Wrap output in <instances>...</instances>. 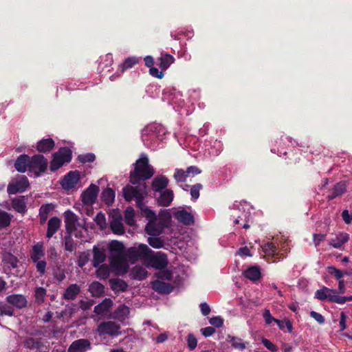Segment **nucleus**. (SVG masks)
Returning <instances> with one entry per match:
<instances>
[{
    "label": "nucleus",
    "mask_w": 352,
    "mask_h": 352,
    "mask_svg": "<svg viewBox=\"0 0 352 352\" xmlns=\"http://www.w3.org/2000/svg\"><path fill=\"white\" fill-rule=\"evenodd\" d=\"M125 199L128 201L135 200L137 206L140 209L148 223L145 227V232L148 235L160 236L164 230L170 225V217H157L155 212L149 209L143 202L147 196V186L145 183L140 184L136 186H127L123 188Z\"/></svg>",
    "instance_id": "obj_1"
},
{
    "label": "nucleus",
    "mask_w": 352,
    "mask_h": 352,
    "mask_svg": "<svg viewBox=\"0 0 352 352\" xmlns=\"http://www.w3.org/2000/svg\"><path fill=\"white\" fill-rule=\"evenodd\" d=\"M110 266L116 274H125L129 265L127 261V250L122 242L111 241L108 245Z\"/></svg>",
    "instance_id": "obj_2"
},
{
    "label": "nucleus",
    "mask_w": 352,
    "mask_h": 352,
    "mask_svg": "<svg viewBox=\"0 0 352 352\" xmlns=\"http://www.w3.org/2000/svg\"><path fill=\"white\" fill-rule=\"evenodd\" d=\"M166 134L165 129L160 124H152L146 127L142 135L144 144L150 148L155 150L160 147V143Z\"/></svg>",
    "instance_id": "obj_3"
},
{
    "label": "nucleus",
    "mask_w": 352,
    "mask_h": 352,
    "mask_svg": "<svg viewBox=\"0 0 352 352\" xmlns=\"http://www.w3.org/2000/svg\"><path fill=\"white\" fill-rule=\"evenodd\" d=\"M134 166V170L130 175L131 182L133 184H138L141 179H148L154 174V169L148 164V157L144 154L140 155Z\"/></svg>",
    "instance_id": "obj_4"
},
{
    "label": "nucleus",
    "mask_w": 352,
    "mask_h": 352,
    "mask_svg": "<svg viewBox=\"0 0 352 352\" xmlns=\"http://www.w3.org/2000/svg\"><path fill=\"white\" fill-rule=\"evenodd\" d=\"M150 253H153V250L146 244L140 243L135 245L127 249V261L129 260L131 263H134L137 261L140 260L145 264Z\"/></svg>",
    "instance_id": "obj_5"
},
{
    "label": "nucleus",
    "mask_w": 352,
    "mask_h": 352,
    "mask_svg": "<svg viewBox=\"0 0 352 352\" xmlns=\"http://www.w3.org/2000/svg\"><path fill=\"white\" fill-rule=\"evenodd\" d=\"M72 158V151L68 148H60L53 155L50 169L55 171L60 168L65 162H69Z\"/></svg>",
    "instance_id": "obj_6"
},
{
    "label": "nucleus",
    "mask_w": 352,
    "mask_h": 352,
    "mask_svg": "<svg viewBox=\"0 0 352 352\" xmlns=\"http://www.w3.org/2000/svg\"><path fill=\"white\" fill-rule=\"evenodd\" d=\"M47 166V161L42 155H35L30 157L29 172L36 177L45 171Z\"/></svg>",
    "instance_id": "obj_7"
},
{
    "label": "nucleus",
    "mask_w": 352,
    "mask_h": 352,
    "mask_svg": "<svg viewBox=\"0 0 352 352\" xmlns=\"http://www.w3.org/2000/svg\"><path fill=\"white\" fill-rule=\"evenodd\" d=\"M168 263V261L166 254L161 252L157 253L153 252V253L149 254L144 265L146 267L161 270L165 268Z\"/></svg>",
    "instance_id": "obj_8"
},
{
    "label": "nucleus",
    "mask_w": 352,
    "mask_h": 352,
    "mask_svg": "<svg viewBox=\"0 0 352 352\" xmlns=\"http://www.w3.org/2000/svg\"><path fill=\"white\" fill-rule=\"evenodd\" d=\"M29 186L28 178L25 175H19L10 182L7 188L9 195H14L18 192H24Z\"/></svg>",
    "instance_id": "obj_9"
},
{
    "label": "nucleus",
    "mask_w": 352,
    "mask_h": 352,
    "mask_svg": "<svg viewBox=\"0 0 352 352\" xmlns=\"http://www.w3.org/2000/svg\"><path fill=\"white\" fill-rule=\"evenodd\" d=\"M113 301L110 298H105L101 303L94 307V319L95 320H104L109 316Z\"/></svg>",
    "instance_id": "obj_10"
},
{
    "label": "nucleus",
    "mask_w": 352,
    "mask_h": 352,
    "mask_svg": "<svg viewBox=\"0 0 352 352\" xmlns=\"http://www.w3.org/2000/svg\"><path fill=\"white\" fill-rule=\"evenodd\" d=\"M120 325L112 321L101 322L97 328V332L100 336H118L120 334Z\"/></svg>",
    "instance_id": "obj_11"
},
{
    "label": "nucleus",
    "mask_w": 352,
    "mask_h": 352,
    "mask_svg": "<svg viewBox=\"0 0 352 352\" xmlns=\"http://www.w3.org/2000/svg\"><path fill=\"white\" fill-rule=\"evenodd\" d=\"M339 295L335 289H329L327 287H322L318 289L315 293V298L320 300H328L329 302L338 304Z\"/></svg>",
    "instance_id": "obj_12"
},
{
    "label": "nucleus",
    "mask_w": 352,
    "mask_h": 352,
    "mask_svg": "<svg viewBox=\"0 0 352 352\" xmlns=\"http://www.w3.org/2000/svg\"><path fill=\"white\" fill-rule=\"evenodd\" d=\"M99 192V187L95 184H91L81 194L82 204L86 206L93 205L97 198Z\"/></svg>",
    "instance_id": "obj_13"
},
{
    "label": "nucleus",
    "mask_w": 352,
    "mask_h": 352,
    "mask_svg": "<svg viewBox=\"0 0 352 352\" xmlns=\"http://www.w3.org/2000/svg\"><path fill=\"white\" fill-rule=\"evenodd\" d=\"M80 179V173L78 170L70 171L61 182L63 189L69 190L76 186Z\"/></svg>",
    "instance_id": "obj_14"
},
{
    "label": "nucleus",
    "mask_w": 352,
    "mask_h": 352,
    "mask_svg": "<svg viewBox=\"0 0 352 352\" xmlns=\"http://www.w3.org/2000/svg\"><path fill=\"white\" fill-rule=\"evenodd\" d=\"M65 224L67 232L72 234L80 225L78 217L71 210H67L64 213Z\"/></svg>",
    "instance_id": "obj_15"
},
{
    "label": "nucleus",
    "mask_w": 352,
    "mask_h": 352,
    "mask_svg": "<svg viewBox=\"0 0 352 352\" xmlns=\"http://www.w3.org/2000/svg\"><path fill=\"white\" fill-rule=\"evenodd\" d=\"M110 228L112 232L117 235L124 234L125 230L122 223V218L120 214H115L111 216Z\"/></svg>",
    "instance_id": "obj_16"
},
{
    "label": "nucleus",
    "mask_w": 352,
    "mask_h": 352,
    "mask_svg": "<svg viewBox=\"0 0 352 352\" xmlns=\"http://www.w3.org/2000/svg\"><path fill=\"white\" fill-rule=\"evenodd\" d=\"M175 218L184 225H192L194 223V215L191 212L185 209L178 210L174 212Z\"/></svg>",
    "instance_id": "obj_17"
},
{
    "label": "nucleus",
    "mask_w": 352,
    "mask_h": 352,
    "mask_svg": "<svg viewBox=\"0 0 352 352\" xmlns=\"http://www.w3.org/2000/svg\"><path fill=\"white\" fill-rule=\"evenodd\" d=\"M91 349V343L87 339L74 341L68 348V352H83Z\"/></svg>",
    "instance_id": "obj_18"
},
{
    "label": "nucleus",
    "mask_w": 352,
    "mask_h": 352,
    "mask_svg": "<svg viewBox=\"0 0 352 352\" xmlns=\"http://www.w3.org/2000/svg\"><path fill=\"white\" fill-rule=\"evenodd\" d=\"M169 179L164 175H157L152 181L151 189L155 192H160L168 185Z\"/></svg>",
    "instance_id": "obj_19"
},
{
    "label": "nucleus",
    "mask_w": 352,
    "mask_h": 352,
    "mask_svg": "<svg viewBox=\"0 0 352 352\" xmlns=\"http://www.w3.org/2000/svg\"><path fill=\"white\" fill-rule=\"evenodd\" d=\"M243 275L252 282L258 281L261 278V268L257 265L250 266L243 272Z\"/></svg>",
    "instance_id": "obj_20"
},
{
    "label": "nucleus",
    "mask_w": 352,
    "mask_h": 352,
    "mask_svg": "<svg viewBox=\"0 0 352 352\" xmlns=\"http://www.w3.org/2000/svg\"><path fill=\"white\" fill-rule=\"evenodd\" d=\"M30 157L27 155H21L15 161L14 167L19 173H25L29 170Z\"/></svg>",
    "instance_id": "obj_21"
},
{
    "label": "nucleus",
    "mask_w": 352,
    "mask_h": 352,
    "mask_svg": "<svg viewBox=\"0 0 352 352\" xmlns=\"http://www.w3.org/2000/svg\"><path fill=\"white\" fill-rule=\"evenodd\" d=\"M174 194L172 190L165 189L160 192V196L157 197V203L162 206H168L173 200Z\"/></svg>",
    "instance_id": "obj_22"
},
{
    "label": "nucleus",
    "mask_w": 352,
    "mask_h": 352,
    "mask_svg": "<svg viewBox=\"0 0 352 352\" xmlns=\"http://www.w3.org/2000/svg\"><path fill=\"white\" fill-rule=\"evenodd\" d=\"M6 300L10 304L19 309L26 307L28 302L26 298L21 294L9 295Z\"/></svg>",
    "instance_id": "obj_23"
},
{
    "label": "nucleus",
    "mask_w": 352,
    "mask_h": 352,
    "mask_svg": "<svg viewBox=\"0 0 352 352\" xmlns=\"http://www.w3.org/2000/svg\"><path fill=\"white\" fill-rule=\"evenodd\" d=\"M153 289L160 293V294H170L173 289V287L167 283H164L163 281L156 280L152 283Z\"/></svg>",
    "instance_id": "obj_24"
},
{
    "label": "nucleus",
    "mask_w": 352,
    "mask_h": 352,
    "mask_svg": "<svg viewBox=\"0 0 352 352\" xmlns=\"http://www.w3.org/2000/svg\"><path fill=\"white\" fill-rule=\"evenodd\" d=\"M349 239V236L346 232H340L334 238L331 239L329 243L335 248H340L343 244L346 243Z\"/></svg>",
    "instance_id": "obj_25"
},
{
    "label": "nucleus",
    "mask_w": 352,
    "mask_h": 352,
    "mask_svg": "<svg viewBox=\"0 0 352 352\" xmlns=\"http://www.w3.org/2000/svg\"><path fill=\"white\" fill-rule=\"evenodd\" d=\"M129 312V307L122 305L114 311L112 314V318L120 322H123L128 318Z\"/></svg>",
    "instance_id": "obj_26"
},
{
    "label": "nucleus",
    "mask_w": 352,
    "mask_h": 352,
    "mask_svg": "<svg viewBox=\"0 0 352 352\" xmlns=\"http://www.w3.org/2000/svg\"><path fill=\"white\" fill-rule=\"evenodd\" d=\"M60 220L56 217H54L49 220L46 234L47 238H51L58 231L60 226Z\"/></svg>",
    "instance_id": "obj_27"
},
{
    "label": "nucleus",
    "mask_w": 352,
    "mask_h": 352,
    "mask_svg": "<svg viewBox=\"0 0 352 352\" xmlns=\"http://www.w3.org/2000/svg\"><path fill=\"white\" fill-rule=\"evenodd\" d=\"M158 60L160 61L159 66L161 69L166 70L174 63L175 58L172 55L162 52Z\"/></svg>",
    "instance_id": "obj_28"
},
{
    "label": "nucleus",
    "mask_w": 352,
    "mask_h": 352,
    "mask_svg": "<svg viewBox=\"0 0 352 352\" xmlns=\"http://www.w3.org/2000/svg\"><path fill=\"white\" fill-rule=\"evenodd\" d=\"M111 289L115 292H125L128 287L127 283L120 278H111L109 280Z\"/></svg>",
    "instance_id": "obj_29"
},
{
    "label": "nucleus",
    "mask_w": 352,
    "mask_h": 352,
    "mask_svg": "<svg viewBox=\"0 0 352 352\" xmlns=\"http://www.w3.org/2000/svg\"><path fill=\"white\" fill-rule=\"evenodd\" d=\"M80 292V287L77 284L70 285L63 294V298L68 300H74Z\"/></svg>",
    "instance_id": "obj_30"
},
{
    "label": "nucleus",
    "mask_w": 352,
    "mask_h": 352,
    "mask_svg": "<svg viewBox=\"0 0 352 352\" xmlns=\"http://www.w3.org/2000/svg\"><path fill=\"white\" fill-rule=\"evenodd\" d=\"M93 265L98 267L106 259V253L103 248L94 247V250Z\"/></svg>",
    "instance_id": "obj_31"
},
{
    "label": "nucleus",
    "mask_w": 352,
    "mask_h": 352,
    "mask_svg": "<svg viewBox=\"0 0 352 352\" xmlns=\"http://www.w3.org/2000/svg\"><path fill=\"white\" fill-rule=\"evenodd\" d=\"M12 206L19 213H25L27 210L26 202L23 196L15 197L12 200Z\"/></svg>",
    "instance_id": "obj_32"
},
{
    "label": "nucleus",
    "mask_w": 352,
    "mask_h": 352,
    "mask_svg": "<svg viewBox=\"0 0 352 352\" xmlns=\"http://www.w3.org/2000/svg\"><path fill=\"white\" fill-rule=\"evenodd\" d=\"M54 146V142L51 138L43 139L37 143V150L41 153L50 151Z\"/></svg>",
    "instance_id": "obj_33"
},
{
    "label": "nucleus",
    "mask_w": 352,
    "mask_h": 352,
    "mask_svg": "<svg viewBox=\"0 0 352 352\" xmlns=\"http://www.w3.org/2000/svg\"><path fill=\"white\" fill-rule=\"evenodd\" d=\"M44 256L43 245L42 243H38L32 247L30 253L31 259L33 262H37Z\"/></svg>",
    "instance_id": "obj_34"
},
{
    "label": "nucleus",
    "mask_w": 352,
    "mask_h": 352,
    "mask_svg": "<svg viewBox=\"0 0 352 352\" xmlns=\"http://www.w3.org/2000/svg\"><path fill=\"white\" fill-rule=\"evenodd\" d=\"M89 292L93 296L99 297L104 293V287L102 284L98 281H94L90 284Z\"/></svg>",
    "instance_id": "obj_35"
},
{
    "label": "nucleus",
    "mask_w": 352,
    "mask_h": 352,
    "mask_svg": "<svg viewBox=\"0 0 352 352\" xmlns=\"http://www.w3.org/2000/svg\"><path fill=\"white\" fill-rule=\"evenodd\" d=\"M130 276L133 279L143 280L146 277L147 272L143 267L136 265L132 268Z\"/></svg>",
    "instance_id": "obj_36"
},
{
    "label": "nucleus",
    "mask_w": 352,
    "mask_h": 352,
    "mask_svg": "<svg viewBox=\"0 0 352 352\" xmlns=\"http://www.w3.org/2000/svg\"><path fill=\"white\" fill-rule=\"evenodd\" d=\"M150 236L148 238V243L151 247H153V248L160 249L164 246V240L162 238L159 237V236Z\"/></svg>",
    "instance_id": "obj_37"
},
{
    "label": "nucleus",
    "mask_w": 352,
    "mask_h": 352,
    "mask_svg": "<svg viewBox=\"0 0 352 352\" xmlns=\"http://www.w3.org/2000/svg\"><path fill=\"white\" fill-rule=\"evenodd\" d=\"M227 341L231 344V345L237 349L243 350L246 347L245 344L242 341L241 338L228 336Z\"/></svg>",
    "instance_id": "obj_38"
},
{
    "label": "nucleus",
    "mask_w": 352,
    "mask_h": 352,
    "mask_svg": "<svg viewBox=\"0 0 352 352\" xmlns=\"http://www.w3.org/2000/svg\"><path fill=\"white\" fill-rule=\"evenodd\" d=\"M124 219L127 225L132 226L135 224V211L133 208L128 207L124 211Z\"/></svg>",
    "instance_id": "obj_39"
},
{
    "label": "nucleus",
    "mask_w": 352,
    "mask_h": 352,
    "mask_svg": "<svg viewBox=\"0 0 352 352\" xmlns=\"http://www.w3.org/2000/svg\"><path fill=\"white\" fill-rule=\"evenodd\" d=\"M102 197L103 201L107 204H111L115 199V192L111 188H107L102 191Z\"/></svg>",
    "instance_id": "obj_40"
},
{
    "label": "nucleus",
    "mask_w": 352,
    "mask_h": 352,
    "mask_svg": "<svg viewBox=\"0 0 352 352\" xmlns=\"http://www.w3.org/2000/svg\"><path fill=\"white\" fill-rule=\"evenodd\" d=\"M11 216L5 211H0V228H4L10 224Z\"/></svg>",
    "instance_id": "obj_41"
},
{
    "label": "nucleus",
    "mask_w": 352,
    "mask_h": 352,
    "mask_svg": "<svg viewBox=\"0 0 352 352\" xmlns=\"http://www.w3.org/2000/svg\"><path fill=\"white\" fill-rule=\"evenodd\" d=\"M46 296V289L43 287H39L35 289L34 296L36 302L41 304L44 302Z\"/></svg>",
    "instance_id": "obj_42"
},
{
    "label": "nucleus",
    "mask_w": 352,
    "mask_h": 352,
    "mask_svg": "<svg viewBox=\"0 0 352 352\" xmlns=\"http://www.w3.org/2000/svg\"><path fill=\"white\" fill-rule=\"evenodd\" d=\"M138 61L139 59L135 56L127 58L122 65V72H124L126 69L132 67L133 65L137 64Z\"/></svg>",
    "instance_id": "obj_43"
},
{
    "label": "nucleus",
    "mask_w": 352,
    "mask_h": 352,
    "mask_svg": "<svg viewBox=\"0 0 352 352\" xmlns=\"http://www.w3.org/2000/svg\"><path fill=\"white\" fill-rule=\"evenodd\" d=\"M24 345L25 347L30 349H38L40 347L41 343L38 338H29L25 340Z\"/></svg>",
    "instance_id": "obj_44"
},
{
    "label": "nucleus",
    "mask_w": 352,
    "mask_h": 352,
    "mask_svg": "<svg viewBox=\"0 0 352 352\" xmlns=\"http://www.w3.org/2000/svg\"><path fill=\"white\" fill-rule=\"evenodd\" d=\"M97 276L100 278L105 279L110 274L109 267L107 265H102L96 271Z\"/></svg>",
    "instance_id": "obj_45"
},
{
    "label": "nucleus",
    "mask_w": 352,
    "mask_h": 352,
    "mask_svg": "<svg viewBox=\"0 0 352 352\" xmlns=\"http://www.w3.org/2000/svg\"><path fill=\"white\" fill-rule=\"evenodd\" d=\"M345 191V185L342 183H338L334 186L332 191V195L330 196L331 199H333L339 195H341Z\"/></svg>",
    "instance_id": "obj_46"
},
{
    "label": "nucleus",
    "mask_w": 352,
    "mask_h": 352,
    "mask_svg": "<svg viewBox=\"0 0 352 352\" xmlns=\"http://www.w3.org/2000/svg\"><path fill=\"white\" fill-rule=\"evenodd\" d=\"M96 223L102 229H104L107 227V221L104 214L102 212H98L94 218Z\"/></svg>",
    "instance_id": "obj_47"
},
{
    "label": "nucleus",
    "mask_w": 352,
    "mask_h": 352,
    "mask_svg": "<svg viewBox=\"0 0 352 352\" xmlns=\"http://www.w3.org/2000/svg\"><path fill=\"white\" fill-rule=\"evenodd\" d=\"M276 323L279 327L280 329L284 330L285 328H287L288 332L291 333L292 331L293 327L292 324L290 320H276Z\"/></svg>",
    "instance_id": "obj_48"
},
{
    "label": "nucleus",
    "mask_w": 352,
    "mask_h": 352,
    "mask_svg": "<svg viewBox=\"0 0 352 352\" xmlns=\"http://www.w3.org/2000/svg\"><path fill=\"white\" fill-rule=\"evenodd\" d=\"M327 270L328 273L331 276H333L336 279H338V280H342V278L343 277L344 274L341 270L336 268L333 266H329L327 267Z\"/></svg>",
    "instance_id": "obj_49"
},
{
    "label": "nucleus",
    "mask_w": 352,
    "mask_h": 352,
    "mask_svg": "<svg viewBox=\"0 0 352 352\" xmlns=\"http://www.w3.org/2000/svg\"><path fill=\"white\" fill-rule=\"evenodd\" d=\"M188 173L182 169L176 168L174 173V178L177 182H182L185 181Z\"/></svg>",
    "instance_id": "obj_50"
},
{
    "label": "nucleus",
    "mask_w": 352,
    "mask_h": 352,
    "mask_svg": "<svg viewBox=\"0 0 352 352\" xmlns=\"http://www.w3.org/2000/svg\"><path fill=\"white\" fill-rule=\"evenodd\" d=\"M182 94L179 91L175 92L174 94V96L171 98V100H170L171 102L173 104H177L178 107L182 108L184 107V101L182 98Z\"/></svg>",
    "instance_id": "obj_51"
},
{
    "label": "nucleus",
    "mask_w": 352,
    "mask_h": 352,
    "mask_svg": "<svg viewBox=\"0 0 352 352\" xmlns=\"http://www.w3.org/2000/svg\"><path fill=\"white\" fill-rule=\"evenodd\" d=\"M263 251L267 254H275L277 252V247L272 243H265L263 246Z\"/></svg>",
    "instance_id": "obj_52"
},
{
    "label": "nucleus",
    "mask_w": 352,
    "mask_h": 352,
    "mask_svg": "<svg viewBox=\"0 0 352 352\" xmlns=\"http://www.w3.org/2000/svg\"><path fill=\"white\" fill-rule=\"evenodd\" d=\"M187 344L188 347L190 351L194 350L197 345V340L195 338V336L192 334L189 333L187 336Z\"/></svg>",
    "instance_id": "obj_53"
},
{
    "label": "nucleus",
    "mask_w": 352,
    "mask_h": 352,
    "mask_svg": "<svg viewBox=\"0 0 352 352\" xmlns=\"http://www.w3.org/2000/svg\"><path fill=\"white\" fill-rule=\"evenodd\" d=\"M4 260L6 261L7 263L10 264V265L12 268H16L18 267V259L16 256L8 254L6 256H5Z\"/></svg>",
    "instance_id": "obj_54"
},
{
    "label": "nucleus",
    "mask_w": 352,
    "mask_h": 352,
    "mask_svg": "<svg viewBox=\"0 0 352 352\" xmlns=\"http://www.w3.org/2000/svg\"><path fill=\"white\" fill-rule=\"evenodd\" d=\"M202 188V185L200 184H197L193 185L190 189V195L193 200H196L199 197V190Z\"/></svg>",
    "instance_id": "obj_55"
},
{
    "label": "nucleus",
    "mask_w": 352,
    "mask_h": 352,
    "mask_svg": "<svg viewBox=\"0 0 352 352\" xmlns=\"http://www.w3.org/2000/svg\"><path fill=\"white\" fill-rule=\"evenodd\" d=\"M13 309L7 305L1 304L0 305V314L1 315H6L8 316H12L13 315Z\"/></svg>",
    "instance_id": "obj_56"
},
{
    "label": "nucleus",
    "mask_w": 352,
    "mask_h": 352,
    "mask_svg": "<svg viewBox=\"0 0 352 352\" xmlns=\"http://www.w3.org/2000/svg\"><path fill=\"white\" fill-rule=\"evenodd\" d=\"M78 159L82 163L92 162L95 160V155L93 153H87L79 155Z\"/></svg>",
    "instance_id": "obj_57"
},
{
    "label": "nucleus",
    "mask_w": 352,
    "mask_h": 352,
    "mask_svg": "<svg viewBox=\"0 0 352 352\" xmlns=\"http://www.w3.org/2000/svg\"><path fill=\"white\" fill-rule=\"evenodd\" d=\"M54 209L52 204H46L41 206L39 209V214H44L48 216L50 212Z\"/></svg>",
    "instance_id": "obj_58"
},
{
    "label": "nucleus",
    "mask_w": 352,
    "mask_h": 352,
    "mask_svg": "<svg viewBox=\"0 0 352 352\" xmlns=\"http://www.w3.org/2000/svg\"><path fill=\"white\" fill-rule=\"evenodd\" d=\"M263 318L267 324H270L272 322H275L276 320H278V319L274 318L272 314H270V311L268 309H265L263 314Z\"/></svg>",
    "instance_id": "obj_59"
},
{
    "label": "nucleus",
    "mask_w": 352,
    "mask_h": 352,
    "mask_svg": "<svg viewBox=\"0 0 352 352\" xmlns=\"http://www.w3.org/2000/svg\"><path fill=\"white\" fill-rule=\"evenodd\" d=\"M310 316L311 318H313L316 321H317L319 324H324V318L322 315H321L320 314L316 312V311H311L310 312Z\"/></svg>",
    "instance_id": "obj_60"
},
{
    "label": "nucleus",
    "mask_w": 352,
    "mask_h": 352,
    "mask_svg": "<svg viewBox=\"0 0 352 352\" xmlns=\"http://www.w3.org/2000/svg\"><path fill=\"white\" fill-rule=\"evenodd\" d=\"M210 323L219 328L223 325V320L220 316H214L210 319Z\"/></svg>",
    "instance_id": "obj_61"
},
{
    "label": "nucleus",
    "mask_w": 352,
    "mask_h": 352,
    "mask_svg": "<svg viewBox=\"0 0 352 352\" xmlns=\"http://www.w3.org/2000/svg\"><path fill=\"white\" fill-rule=\"evenodd\" d=\"M190 100L193 102L199 98V90L192 89L188 91Z\"/></svg>",
    "instance_id": "obj_62"
},
{
    "label": "nucleus",
    "mask_w": 352,
    "mask_h": 352,
    "mask_svg": "<svg viewBox=\"0 0 352 352\" xmlns=\"http://www.w3.org/2000/svg\"><path fill=\"white\" fill-rule=\"evenodd\" d=\"M262 343L267 349L270 350L271 351H276L278 349L275 344H274L270 340L267 339L263 338Z\"/></svg>",
    "instance_id": "obj_63"
},
{
    "label": "nucleus",
    "mask_w": 352,
    "mask_h": 352,
    "mask_svg": "<svg viewBox=\"0 0 352 352\" xmlns=\"http://www.w3.org/2000/svg\"><path fill=\"white\" fill-rule=\"evenodd\" d=\"M149 74L157 78H162L164 76V73L162 71H159V69L156 67H152L149 69Z\"/></svg>",
    "instance_id": "obj_64"
}]
</instances>
